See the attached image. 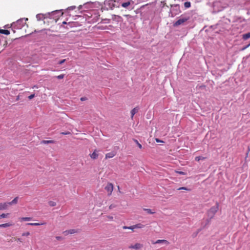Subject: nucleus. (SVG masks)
Listing matches in <instances>:
<instances>
[{"label": "nucleus", "instance_id": "24", "mask_svg": "<svg viewBox=\"0 0 250 250\" xmlns=\"http://www.w3.org/2000/svg\"><path fill=\"white\" fill-rule=\"evenodd\" d=\"M48 204L51 207H54V206H55L56 205V202H55L54 201H49L48 202Z\"/></svg>", "mask_w": 250, "mask_h": 250}, {"label": "nucleus", "instance_id": "32", "mask_svg": "<svg viewBox=\"0 0 250 250\" xmlns=\"http://www.w3.org/2000/svg\"><path fill=\"white\" fill-rule=\"evenodd\" d=\"M65 61H66V60H65V59L62 60L58 62V63H59V64H62L63 63H64V62H65Z\"/></svg>", "mask_w": 250, "mask_h": 250}, {"label": "nucleus", "instance_id": "12", "mask_svg": "<svg viewBox=\"0 0 250 250\" xmlns=\"http://www.w3.org/2000/svg\"><path fill=\"white\" fill-rule=\"evenodd\" d=\"M138 109L137 107L134 108L131 111V118H133L134 115L138 112Z\"/></svg>", "mask_w": 250, "mask_h": 250}, {"label": "nucleus", "instance_id": "22", "mask_svg": "<svg viewBox=\"0 0 250 250\" xmlns=\"http://www.w3.org/2000/svg\"><path fill=\"white\" fill-rule=\"evenodd\" d=\"M9 214V213H2L0 215V219L6 218L8 216Z\"/></svg>", "mask_w": 250, "mask_h": 250}, {"label": "nucleus", "instance_id": "44", "mask_svg": "<svg viewBox=\"0 0 250 250\" xmlns=\"http://www.w3.org/2000/svg\"><path fill=\"white\" fill-rule=\"evenodd\" d=\"M156 141L157 142H161L160 140H159L158 139H156Z\"/></svg>", "mask_w": 250, "mask_h": 250}, {"label": "nucleus", "instance_id": "36", "mask_svg": "<svg viewBox=\"0 0 250 250\" xmlns=\"http://www.w3.org/2000/svg\"><path fill=\"white\" fill-rule=\"evenodd\" d=\"M174 8H175L176 9V10L178 9V11H180V10H179V6L178 5H175L174 6L173 8V10L174 9Z\"/></svg>", "mask_w": 250, "mask_h": 250}, {"label": "nucleus", "instance_id": "37", "mask_svg": "<svg viewBox=\"0 0 250 250\" xmlns=\"http://www.w3.org/2000/svg\"><path fill=\"white\" fill-rule=\"evenodd\" d=\"M15 240L17 241L21 242V239L19 238H15Z\"/></svg>", "mask_w": 250, "mask_h": 250}, {"label": "nucleus", "instance_id": "34", "mask_svg": "<svg viewBox=\"0 0 250 250\" xmlns=\"http://www.w3.org/2000/svg\"><path fill=\"white\" fill-rule=\"evenodd\" d=\"M176 172L181 175H185V173L183 171H176Z\"/></svg>", "mask_w": 250, "mask_h": 250}, {"label": "nucleus", "instance_id": "19", "mask_svg": "<svg viewBox=\"0 0 250 250\" xmlns=\"http://www.w3.org/2000/svg\"><path fill=\"white\" fill-rule=\"evenodd\" d=\"M42 143L44 144H53V143H54V141L53 140H43L42 141Z\"/></svg>", "mask_w": 250, "mask_h": 250}, {"label": "nucleus", "instance_id": "18", "mask_svg": "<svg viewBox=\"0 0 250 250\" xmlns=\"http://www.w3.org/2000/svg\"><path fill=\"white\" fill-rule=\"evenodd\" d=\"M135 228L136 229H142L144 228L145 225H143L141 223H138L134 225Z\"/></svg>", "mask_w": 250, "mask_h": 250}, {"label": "nucleus", "instance_id": "15", "mask_svg": "<svg viewBox=\"0 0 250 250\" xmlns=\"http://www.w3.org/2000/svg\"><path fill=\"white\" fill-rule=\"evenodd\" d=\"M0 33L7 35L10 34V32L8 30L0 29Z\"/></svg>", "mask_w": 250, "mask_h": 250}, {"label": "nucleus", "instance_id": "20", "mask_svg": "<svg viewBox=\"0 0 250 250\" xmlns=\"http://www.w3.org/2000/svg\"><path fill=\"white\" fill-rule=\"evenodd\" d=\"M190 5V2L189 1H186L184 3V6L186 8H189Z\"/></svg>", "mask_w": 250, "mask_h": 250}, {"label": "nucleus", "instance_id": "35", "mask_svg": "<svg viewBox=\"0 0 250 250\" xmlns=\"http://www.w3.org/2000/svg\"><path fill=\"white\" fill-rule=\"evenodd\" d=\"M107 218L109 220H113V216H107Z\"/></svg>", "mask_w": 250, "mask_h": 250}, {"label": "nucleus", "instance_id": "2", "mask_svg": "<svg viewBox=\"0 0 250 250\" xmlns=\"http://www.w3.org/2000/svg\"><path fill=\"white\" fill-rule=\"evenodd\" d=\"M114 186L111 183H107V185L105 186L104 189L107 192L108 195L110 196L112 194V191L113 190Z\"/></svg>", "mask_w": 250, "mask_h": 250}, {"label": "nucleus", "instance_id": "45", "mask_svg": "<svg viewBox=\"0 0 250 250\" xmlns=\"http://www.w3.org/2000/svg\"><path fill=\"white\" fill-rule=\"evenodd\" d=\"M75 6H73V7H71L70 8L71 9H73L74 8H75Z\"/></svg>", "mask_w": 250, "mask_h": 250}, {"label": "nucleus", "instance_id": "47", "mask_svg": "<svg viewBox=\"0 0 250 250\" xmlns=\"http://www.w3.org/2000/svg\"><path fill=\"white\" fill-rule=\"evenodd\" d=\"M62 24H66V22H65V21H63V22H62Z\"/></svg>", "mask_w": 250, "mask_h": 250}, {"label": "nucleus", "instance_id": "46", "mask_svg": "<svg viewBox=\"0 0 250 250\" xmlns=\"http://www.w3.org/2000/svg\"><path fill=\"white\" fill-rule=\"evenodd\" d=\"M147 5H148V4H146V5H143L142 6V7H145V6Z\"/></svg>", "mask_w": 250, "mask_h": 250}, {"label": "nucleus", "instance_id": "41", "mask_svg": "<svg viewBox=\"0 0 250 250\" xmlns=\"http://www.w3.org/2000/svg\"><path fill=\"white\" fill-rule=\"evenodd\" d=\"M123 229H128L129 227L124 226V227H123Z\"/></svg>", "mask_w": 250, "mask_h": 250}, {"label": "nucleus", "instance_id": "26", "mask_svg": "<svg viewBox=\"0 0 250 250\" xmlns=\"http://www.w3.org/2000/svg\"><path fill=\"white\" fill-rule=\"evenodd\" d=\"M178 190H190V189H188V188H187L186 187H181V188H179L177 189Z\"/></svg>", "mask_w": 250, "mask_h": 250}, {"label": "nucleus", "instance_id": "8", "mask_svg": "<svg viewBox=\"0 0 250 250\" xmlns=\"http://www.w3.org/2000/svg\"><path fill=\"white\" fill-rule=\"evenodd\" d=\"M97 152V150L95 149L92 154H90L91 159L95 160L98 158L99 155Z\"/></svg>", "mask_w": 250, "mask_h": 250}, {"label": "nucleus", "instance_id": "1", "mask_svg": "<svg viewBox=\"0 0 250 250\" xmlns=\"http://www.w3.org/2000/svg\"><path fill=\"white\" fill-rule=\"evenodd\" d=\"M219 208V204L216 203L215 206L211 207L207 212L208 216L210 218H212L215 213L217 212Z\"/></svg>", "mask_w": 250, "mask_h": 250}, {"label": "nucleus", "instance_id": "27", "mask_svg": "<svg viewBox=\"0 0 250 250\" xmlns=\"http://www.w3.org/2000/svg\"><path fill=\"white\" fill-rule=\"evenodd\" d=\"M64 74H61L60 75H58L57 76V78L58 79H62L64 78Z\"/></svg>", "mask_w": 250, "mask_h": 250}, {"label": "nucleus", "instance_id": "6", "mask_svg": "<svg viewBox=\"0 0 250 250\" xmlns=\"http://www.w3.org/2000/svg\"><path fill=\"white\" fill-rule=\"evenodd\" d=\"M9 206L8 202L0 203V210L6 209Z\"/></svg>", "mask_w": 250, "mask_h": 250}, {"label": "nucleus", "instance_id": "29", "mask_svg": "<svg viewBox=\"0 0 250 250\" xmlns=\"http://www.w3.org/2000/svg\"><path fill=\"white\" fill-rule=\"evenodd\" d=\"M250 46V43L249 44H248L247 46H245L243 47L242 49H241V51H244L246 49L248 48Z\"/></svg>", "mask_w": 250, "mask_h": 250}, {"label": "nucleus", "instance_id": "38", "mask_svg": "<svg viewBox=\"0 0 250 250\" xmlns=\"http://www.w3.org/2000/svg\"><path fill=\"white\" fill-rule=\"evenodd\" d=\"M56 238L58 240H61L62 239V237H61V236H56Z\"/></svg>", "mask_w": 250, "mask_h": 250}, {"label": "nucleus", "instance_id": "21", "mask_svg": "<svg viewBox=\"0 0 250 250\" xmlns=\"http://www.w3.org/2000/svg\"><path fill=\"white\" fill-rule=\"evenodd\" d=\"M144 210L146 211L147 213L150 214H153L155 213V212L152 211V210L149 208H144Z\"/></svg>", "mask_w": 250, "mask_h": 250}, {"label": "nucleus", "instance_id": "7", "mask_svg": "<svg viewBox=\"0 0 250 250\" xmlns=\"http://www.w3.org/2000/svg\"><path fill=\"white\" fill-rule=\"evenodd\" d=\"M133 3H134L133 1L129 0L128 1L122 3L121 5L122 7H123L124 8H126L130 5H133Z\"/></svg>", "mask_w": 250, "mask_h": 250}, {"label": "nucleus", "instance_id": "40", "mask_svg": "<svg viewBox=\"0 0 250 250\" xmlns=\"http://www.w3.org/2000/svg\"><path fill=\"white\" fill-rule=\"evenodd\" d=\"M86 100V98L85 97H82L81 98V100L83 101H85Z\"/></svg>", "mask_w": 250, "mask_h": 250}, {"label": "nucleus", "instance_id": "16", "mask_svg": "<svg viewBox=\"0 0 250 250\" xmlns=\"http://www.w3.org/2000/svg\"><path fill=\"white\" fill-rule=\"evenodd\" d=\"M250 38V32L243 35V39L244 40H248Z\"/></svg>", "mask_w": 250, "mask_h": 250}, {"label": "nucleus", "instance_id": "13", "mask_svg": "<svg viewBox=\"0 0 250 250\" xmlns=\"http://www.w3.org/2000/svg\"><path fill=\"white\" fill-rule=\"evenodd\" d=\"M18 200V197H15L11 202H8L9 205H12L13 204H16L17 203Z\"/></svg>", "mask_w": 250, "mask_h": 250}, {"label": "nucleus", "instance_id": "4", "mask_svg": "<svg viewBox=\"0 0 250 250\" xmlns=\"http://www.w3.org/2000/svg\"><path fill=\"white\" fill-rule=\"evenodd\" d=\"M143 247V245L140 243H136L134 245H131L129 246V249H134L135 250H138Z\"/></svg>", "mask_w": 250, "mask_h": 250}, {"label": "nucleus", "instance_id": "28", "mask_svg": "<svg viewBox=\"0 0 250 250\" xmlns=\"http://www.w3.org/2000/svg\"><path fill=\"white\" fill-rule=\"evenodd\" d=\"M29 235H30L29 232H24L22 234V236H28Z\"/></svg>", "mask_w": 250, "mask_h": 250}, {"label": "nucleus", "instance_id": "42", "mask_svg": "<svg viewBox=\"0 0 250 250\" xmlns=\"http://www.w3.org/2000/svg\"><path fill=\"white\" fill-rule=\"evenodd\" d=\"M113 207H114V206L112 205H111L109 207V209H111Z\"/></svg>", "mask_w": 250, "mask_h": 250}, {"label": "nucleus", "instance_id": "31", "mask_svg": "<svg viewBox=\"0 0 250 250\" xmlns=\"http://www.w3.org/2000/svg\"><path fill=\"white\" fill-rule=\"evenodd\" d=\"M35 97V94H31V95L29 96H28V99L29 100H31L32 99H33L34 97Z\"/></svg>", "mask_w": 250, "mask_h": 250}, {"label": "nucleus", "instance_id": "5", "mask_svg": "<svg viewBox=\"0 0 250 250\" xmlns=\"http://www.w3.org/2000/svg\"><path fill=\"white\" fill-rule=\"evenodd\" d=\"M151 243L153 244H160V243L165 244L167 245H168L169 244V242L168 241H167L166 240H164V239H159V240H157L155 242L152 241H151Z\"/></svg>", "mask_w": 250, "mask_h": 250}, {"label": "nucleus", "instance_id": "14", "mask_svg": "<svg viewBox=\"0 0 250 250\" xmlns=\"http://www.w3.org/2000/svg\"><path fill=\"white\" fill-rule=\"evenodd\" d=\"M12 225V224L10 223H7L5 224H0V228H6L11 226Z\"/></svg>", "mask_w": 250, "mask_h": 250}, {"label": "nucleus", "instance_id": "30", "mask_svg": "<svg viewBox=\"0 0 250 250\" xmlns=\"http://www.w3.org/2000/svg\"><path fill=\"white\" fill-rule=\"evenodd\" d=\"M136 229V228H135L134 225L130 226V227H129V228H128V229H131L132 230V231H134V229Z\"/></svg>", "mask_w": 250, "mask_h": 250}, {"label": "nucleus", "instance_id": "17", "mask_svg": "<svg viewBox=\"0 0 250 250\" xmlns=\"http://www.w3.org/2000/svg\"><path fill=\"white\" fill-rule=\"evenodd\" d=\"M20 220L21 221H28L32 220V218L31 217H21L20 218Z\"/></svg>", "mask_w": 250, "mask_h": 250}, {"label": "nucleus", "instance_id": "23", "mask_svg": "<svg viewBox=\"0 0 250 250\" xmlns=\"http://www.w3.org/2000/svg\"><path fill=\"white\" fill-rule=\"evenodd\" d=\"M195 160L196 161H199L200 160H204L205 159V157H203L202 156H197L195 157Z\"/></svg>", "mask_w": 250, "mask_h": 250}, {"label": "nucleus", "instance_id": "39", "mask_svg": "<svg viewBox=\"0 0 250 250\" xmlns=\"http://www.w3.org/2000/svg\"><path fill=\"white\" fill-rule=\"evenodd\" d=\"M98 29H105L106 28L105 27H104L103 26H99L98 27Z\"/></svg>", "mask_w": 250, "mask_h": 250}, {"label": "nucleus", "instance_id": "3", "mask_svg": "<svg viewBox=\"0 0 250 250\" xmlns=\"http://www.w3.org/2000/svg\"><path fill=\"white\" fill-rule=\"evenodd\" d=\"M188 20V18H182L177 20L174 23V26H177L181 24H183Z\"/></svg>", "mask_w": 250, "mask_h": 250}, {"label": "nucleus", "instance_id": "11", "mask_svg": "<svg viewBox=\"0 0 250 250\" xmlns=\"http://www.w3.org/2000/svg\"><path fill=\"white\" fill-rule=\"evenodd\" d=\"M77 232L76 230L72 229L68 230H66L64 232L65 235H67L68 234H73Z\"/></svg>", "mask_w": 250, "mask_h": 250}, {"label": "nucleus", "instance_id": "48", "mask_svg": "<svg viewBox=\"0 0 250 250\" xmlns=\"http://www.w3.org/2000/svg\"><path fill=\"white\" fill-rule=\"evenodd\" d=\"M81 7H82V5H80V6H79V9H80Z\"/></svg>", "mask_w": 250, "mask_h": 250}, {"label": "nucleus", "instance_id": "33", "mask_svg": "<svg viewBox=\"0 0 250 250\" xmlns=\"http://www.w3.org/2000/svg\"><path fill=\"white\" fill-rule=\"evenodd\" d=\"M61 134H63V135H68V134H70V132L69 131H67V132H62Z\"/></svg>", "mask_w": 250, "mask_h": 250}, {"label": "nucleus", "instance_id": "10", "mask_svg": "<svg viewBox=\"0 0 250 250\" xmlns=\"http://www.w3.org/2000/svg\"><path fill=\"white\" fill-rule=\"evenodd\" d=\"M115 155V154L113 152L108 153L105 154V159L113 158Z\"/></svg>", "mask_w": 250, "mask_h": 250}, {"label": "nucleus", "instance_id": "25", "mask_svg": "<svg viewBox=\"0 0 250 250\" xmlns=\"http://www.w3.org/2000/svg\"><path fill=\"white\" fill-rule=\"evenodd\" d=\"M134 141L136 143V144L141 149L142 148V146L141 144H140L138 141L137 140H135L134 139Z\"/></svg>", "mask_w": 250, "mask_h": 250}, {"label": "nucleus", "instance_id": "43", "mask_svg": "<svg viewBox=\"0 0 250 250\" xmlns=\"http://www.w3.org/2000/svg\"><path fill=\"white\" fill-rule=\"evenodd\" d=\"M22 20H18L17 21V23H20V22H22Z\"/></svg>", "mask_w": 250, "mask_h": 250}, {"label": "nucleus", "instance_id": "9", "mask_svg": "<svg viewBox=\"0 0 250 250\" xmlns=\"http://www.w3.org/2000/svg\"><path fill=\"white\" fill-rule=\"evenodd\" d=\"M45 224H46V223H45V222L41 223H29L27 224V225L32 226H41V225H45Z\"/></svg>", "mask_w": 250, "mask_h": 250}]
</instances>
